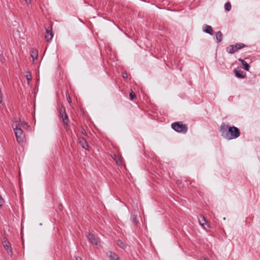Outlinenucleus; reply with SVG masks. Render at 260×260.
I'll return each mask as SVG.
<instances>
[{"instance_id":"2","label":"nucleus","mask_w":260,"mask_h":260,"mask_svg":"<svg viewBox=\"0 0 260 260\" xmlns=\"http://www.w3.org/2000/svg\"><path fill=\"white\" fill-rule=\"evenodd\" d=\"M12 127L14 129V133L15 135L16 139L18 143L21 144L25 142V134L22 128L17 124H12Z\"/></svg>"},{"instance_id":"16","label":"nucleus","mask_w":260,"mask_h":260,"mask_svg":"<svg viewBox=\"0 0 260 260\" xmlns=\"http://www.w3.org/2000/svg\"><path fill=\"white\" fill-rule=\"evenodd\" d=\"M199 222L200 224L204 227V229H205V227L204 226L205 224H206L207 223V220L203 215H200L199 218Z\"/></svg>"},{"instance_id":"22","label":"nucleus","mask_w":260,"mask_h":260,"mask_svg":"<svg viewBox=\"0 0 260 260\" xmlns=\"http://www.w3.org/2000/svg\"><path fill=\"white\" fill-rule=\"evenodd\" d=\"M25 77H26L28 82L31 80V74L29 71H27L25 73Z\"/></svg>"},{"instance_id":"30","label":"nucleus","mask_w":260,"mask_h":260,"mask_svg":"<svg viewBox=\"0 0 260 260\" xmlns=\"http://www.w3.org/2000/svg\"><path fill=\"white\" fill-rule=\"evenodd\" d=\"M74 260H82L81 258L79 256L75 257V259Z\"/></svg>"},{"instance_id":"19","label":"nucleus","mask_w":260,"mask_h":260,"mask_svg":"<svg viewBox=\"0 0 260 260\" xmlns=\"http://www.w3.org/2000/svg\"><path fill=\"white\" fill-rule=\"evenodd\" d=\"M62 118L63 123L64 125H68V123L69 122V119L67 113L63 115V116H61Z\"/></svg>"},{"instance_id":"14","label":"nucleus","mask_w":260,"mask_h":260,"mask_svg":"<svg viewBox=\"0 0 260 260\" xmlns=\"http://www.w3.org/2000/svg\"><path fill=\"white\" fill-rule=\"evenodd\" d=\"M108 255L110 257L111 260H119L118 256L115 253L112 251H109L107 253Z\"/></svg>"},{"instance_id":"8","label":"nucleus","mask_w":260,"mask_h":260,"mask_svg":"<svg viewBox=\"0 0 260 260\" xmlns=\"http://www.w3.org/2000/svg\"><path fill=\"white\" fill-rule=\"evenodd\" d=\"M3 244L4 247L7 251L9 255H12L13 254V252L12 250L10 243L8 241H4L3 242Z\"/></svg>"},{"instance_id":"24","label":"nucleus","mask_w":260,"mask_h":260,"mask_svg":"<svg viewBox=\"0 0 260 260\" xmlns=\"http://www.w3.org/2000/svg\"><path fill=\"white\" fill-rule=\"evenodd\" d=\"M129 98L131 100H133L134 99L136 98V95L134 92L132 91L129 93Z\"/></svg>"},{"instance_id":"27","label":"nucleus","mask_w":260,"mask_h":260,"mask_svg":"<svg viewBox=\"0 0 260 260\" xmlns=\"http://www.w3.org/2000/svg\"><path fill=\"white\" fill-rule=\"evenodd\" d=\"M5 60V58L4 56L3 55L0 54V61H1L2 62H4Z\"/></svg>"},{"instance_id":"4","label":"nucleus","mask_w":260,"mask_h":260,"mask_svg":"<svg viewBox=\"0 0 260 260\" xmlns=\"http://www.w3.org/2000/svg\"><path fill=\"white\" fill-rule=\"evenodd\" d=\"M247 46L243 43H236L235 45H231L226 48V51L230 54H234L239 50L247 47Z\"/></svg>"},{"instance_id":"20","label":"nucleus","mask_w":260,"mask_h":260,"mask_svg":"<svg viewBox=\"0 0 260 260\" xmlns=\"http://www.w3.org/2000/svg\"><path fill=\"white\" fill-rule=\"evenodd\" d=\"M30 55L34 60L37 59L38 56L37 50H32L30 52Z\"/></svg>"},{"instance_id":"6","label":"nucleus","mask_w":260,"mask_h":260,"mask_svg":"<svg viewBox=\"0 0 260 260\" xmlns=\"http://www.w3.org/2000/svg\"><path fill=\"white\" fill-rule=\"evenodd\" d=\"M233 71L235 76L238 78L244 79L246 77V73L238 69V68L235 69Z\"/></svg>"},{"instance_id":"3","label":"nucleus","mask_w":260,"mask_h":260,"mask_svg":"<svg viewBox=\"0 0 260 260\" xmlns=\"http://www.w3.org/2000/svg\"><path fill=\"white\" fill-rule=\"evenodd\" d=\"M171 127L173 129L179 133L186 134L188 130L187 125L186 124H183L180 122L172 123Z\"/></svg>"},{"instance_id":"17","label":"nucleus","mask_w":260,"mask_h":260,"mask_svg":"<svg viewBox=\"0 0 260 260\" xmlns=\"http://www.w3.org/2000/svg\"><path fill=\"white\" fill-rule=\"evenodd\" d=\"M223 35L220 31H218L216 33V39L217 43H220L222 41Z\"/></svg>"},{"instance_id":"31","label":"nucleus","mask_w":260,"mask_h":260,"mask_svg":"<svg viewBox=\"0 0 260 260\" xmlns=\"http://www.w3.org/2000/svg\"><path fill=\"white\" fill-rule=\"evenodd\" d=\"M82 134H83V135H87V134H86V132L85 131V130H84V129H83V130H82Z\"/></svg>"},{"instance_id":"23","label":"nucleus","mask_w":260,"mask_h":260,"mask_svg":"<svg viewBox=\"0 0 260 260\" xmlns=\"http://www.w3.org/2000/svg\"><path fill=\"white\" fill-rule=\"evenodd\" d=\"M224 9L227 11H230L231 10V4L230 2H228L225 4Z\"/></svg>"},{"instance_id":"9","label":"nucleus","mask_w":260,"mask_h":260,"mask_svg":"<svg viewBox=\"0 0 260 260\" xmlns=\"http://www.w3.org/2000/svg\"><path fill=\"white\" fill-rule=\"evenodd\" d=\"M79 143L83 149L85 150L88 149V145L86 140L83 137L79 138Z\"/></svg>"},{"instance_id":"1","label":"nucleus","mask_w":260,"mask_h":260,"mask_svg":"<svg viewBox=\"0 0 260 260\" xmlns=\"http://www.w3.org/2000/svg\"><path fill=\"white\" fill-rule=\"evenodd\" d=\"M222 137L228 140L235 139L240 136V129L235 126H229L224 123H222L219 129Z\"/></svg>"},{"instance_id":"21","label":"nucleus","mask_w":260,"mask_h":260,"mask_svg":"<svg viewBox=\"0 0 260 260\" xmlns=\"http://www.w3.org/2000/svg\"><path fill=\"white\" fill-rule=\"evenodd\" d=\"M117 244L122 249H125L126 247V244L120 239L117 241Z\"/></svg>"},{"instance_id":"15","label":"nucleus","mask_w":260,"mask_h":260,"mask_svg":"<svg viewBox=\"0 0 260 260\" xmlns=\"http://www.w3.org/2000/svg\"><path fill=\"white\" fill-rule=\"evenodd\" d=\"M239 61H240L243 66V68L246 71H248L250 69V66L243 59H239Z\"/></svg>"},{"instance_id":"28","label":"nucleus","mask_w":260,"mask_h":260,"mask_svg":"<svg viewBox=\"0 0 260 260\" xmlns=\"http://www.w3.org/2000/svg\"><path fill=\"white\" fill-rule=\"evenodd\" d=\"M122 77L124 78H127V74L126 73H123L122 74Z\"/></svg>"},{"instance_id":"25","label":"nucleus","mask_w":260,"mask_h":260,"mask_svg":"<svg viewBox=\"0 0 260 260\" xmlns=\"http://www.w3.org/2000/svg\"><path fill=\"white\" fill-rule=\"evenodd\" d=\"M66 96H67V100H68V102L69 103H71L72 102V101H71V98H70L68 92H67L66 93Z\"/></svg>"},{"instance_id":"10","label":"nucleus","mask_w":260,"mask_h":260,"mask_svg":"<svg viewBox=\"0 0 260 260\" xmlns=\"http://www.w3.org/2000/svg\"><path fill=\"white\" fill-rule=\"evenodd\" d=\"M46 34L45 39L47 42L50 41L53 37V34L52 30H49L48 28H46Z\"/></svg>"},{"instance_id":"12","label":"nucleus","mask_w":260,"mask_h":260,"mask_svg":"<svg viewBox=\"0 0 260 260\" xmlns=\"http://www.w3.org/2000/svg\"><path fill=\"white\" fill-rule=\"evenodd\" d=\"M203 31L210 35H212L213 34V29L212 27L208 25L204 24L203 25Z\"/></svg>"},{"instance_id":"29","label":"nucleus","mask_w":260,"mask_h":260,"mask_svg":"<svg viewBox=\"0 0 260 260\" xmlns=\"http://www.w3.org/2000/svg\"><path fill=\"white\" fill-rule=\"evenodd\" d=\"M24 1L27 4H30L31 3L30 0H24Z\"/></svg>"},{"instance_id":"7","label":"nucleus","mask_w":260,"mask_h":260,"mask_svg":"<svg viewBox=\"0 0 260 260\" xmlns=\"http://www.w3.org/2000/svg\"><path fill=\"white\" fill-rule=\"evenodd\" d=\"M17 124L21 127V128H23L24 129H27L30 127V126L26 122L20 119L19 121H15L14 125Z\"/></svg>"},{"instance_id":"5","label":"nucleus","mask_w":260,"mask_h":260,"mask_svg":"<svg viewBox=\"0 0 260 260\" xmlns=\"http://www.w3.org/2000/svg\"><path fill=\"white\" fill-rule=\"evenodd\" d=\"M87 239L93 245H97L98 243V239L96 237V236L91 234L88 233L87 236Z\"/></svg>"},{"instance_id":"32","label":"nucleus","mask_w":260,"mask_h":260,"mask_svg":"<svg viewBox=\"0 0 260 260\" xmlns=\"http://www.w3.org/2000/svg\"><path fill=\"white\" fill-rule=\"evenodd\" d=\"M202 260H209V259L207 258H204Z\"/></svg>"},{"instance_id":"18","label":"nucleus","mask_w":260,"mask_h":260,"mask_svg":"<svg viewBox=\"0 0 260 260\" xmlns=\"http://www.w3.org/2000/svg\"><path fill=\"white\" fill-rule=\"evenodd\" d=\"M58 111L60 117L63 116V115L66 113L65 108L63 106L59 107L58 109Z\"/></svg>"},{"instance_id":"13","label":"nucleus","mask_w":260,"mask_h":260,"mask_svg":"<svg viewBox=\"0 0 260 260\" xmlns=\"http://www.w3.org/2000/svg\"><path fill=\"white\" fill-rule=\"evenodd\" d=\"M113 159L115 161L117 165H121L122 163V157L119 155L114 154L113 156Z\"/></svg>"},{"instance_id":"11","label":"nucleus","mask_w":260,"mask_h":260,"mask_svg":"<svg viewBox=\"0 0 260 260\" xmlns=\"http://www.w3.org/2000/svg\"><path fill=\"white\" fill-rule=\"evenodd\" d=\"M131 220L135 226H137L138 223V217L137 214L132 213L131 216Z\"/></svg>"},{"instance_id":"26","label":"nucleus","mask_w":260,"mask_h":260,"mask_svg":"<svg viewBox=\"0 0 260 260\" xmlns=\"http://www.w3.org/2000/svg\"><path fill=\"white\" fill-rule=\"evenodd\" d=\"M4 203V200L2 197L0 196V207H1Z\"/></svg>"}]
</instances>
